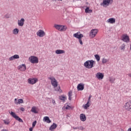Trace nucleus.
<instances>
[{
	"label": "nucleus",
	"instance_id": "f257e3e1",
	"mask_svg": "<svg viewBox=\"0 0 131 131\" xmlns=\"http://www.w3.org/2000/svg\"><path fill=\"white\" fill-rule=\"evenodd\" d=\"M96 63V61L94 60H87L84 63V66L88 69H92L94 67V64Z\"/></svg>",
	"mask_w": 131,
	"mask_h": 131
},
{
	"label": "nucleus",
	"instance_id": "f03ea898",
	"mask_svg": "<svg viewBox=\"0 0 131 131\" xmlns=\"http://www.w3.org/2000/svg\"><path fill=\"white\" fill-rule=\"evenodd\" d=\"M48 79L51 80V84L53 86L54 89L58 88V81L56 80V78L54 76H50L48 77Z\"/></svg>",
	"mask_w": 131,
	"mask_h": 131
},
{
	"label": "nucleus",
	"instance_id": "7ed1b4c3",
	"mask_svg": "<svg viewBox=\"0 0 131 131\" xmlns=\"http://www.w3.org/2000/svg\"><path fill=\"white\" fill-rule=\"evenodd\" d=\"M54 27L56 29L61 32L66 31V29H67V27L63 25H55Z\"/></svg>",
	"mask_w": 131,
	"mask_h": 131
},
{
	"label": "nucleus",
	"instance_id": "20e7f679",
	"mask_svg": "<svg viewBox=\"0 0 131 131\" xmlns=\"http://www.w3.org/2000/svg\"><path fill=\"white\" fill-rule=\"evenodd\" d=\"M98 32L99 30H98V29H92L90 32V37H91V38H94V37H95L96 35L98 34Z\"/></svg>",
	"mask_w": 131,
	"mask_h": 131
},
{
	"label": "nucleus",
	"instance_id": "39448f33",
	"mask_svg": "<svg viewBox=\"0 0 131 131\" xmlns=\"http://www.w3.org/2000/svg\"><path fill=\"white\" fill-rule=\"evenodd\" d=\"M29 60L32 64H37L38 63V58L36 56H32L29 57Z\"/></svg>",
	"mask_w": 131,
	"mask_h": 131
},
{
	"label": "nucleus",
	"instance_id": "423d86ee",
	"mask_svg": "<svg viewBox=\"0 0 131 131\" xmlns=\"http://www.w3.org/2000/svg\"><path fill=\"white\" fill-rule=\"evenodd\" d=\"M112 3H113V0H103V3L100 4V6H103L104 7H108Z\"/></svg>",
	"mask_w": 131,
	"mask_h": 131
},
{
	"label": "nucleus",
	"instance_id": "0eeeda50",
	"mask_svg": "<svg viewBox=\"0 0 131 131\" xmlns=\"http://www.w3.org/2000/svg\"><path fill=\"white\" fill-rule=\"evenodd\" d=\"M10 115H11V116H12V117H13V118H15L16 120L19 121V122H23V120L19 117V116H17L16 113H15L14 112H11Z\"/></svg>",
	"mask_w": 131,
	"mask_h": 131
},
{
	"label": "nucleus",
	"instance_id": "6e6552de",
	"mask_svg": "<svg viewBox=\"0 0 131 131\" xmlns=\"http://www.w3.org/2000/svg\"><path fill=\"white\" fill-rule=\"evenodd\" d=\"M38 81V79L36 78H29L28 79V83L29 84H35Z\"/></svg>",
	"mask_w": 131,
	"mask_h": 131
},
{
	"label": "nucleus",
	"instance_id": "1a4fd4ad",
	"mask_svg": "<svg viewBox=\"0 0 131 131\" xmlns=\"http://www.w3.org/2000/svg\"><path fill=\"white\" fill-rule=\"evenodd\" d=\"M124 108L126 111H131V101H129L125 103Z\"/></svg>",
	"mask_w": 131,
	"mask_h": 131
},
{
	"label": "nucleus",
	"instance_id": "9d476101",
	"mask_svg": "<svg viewBox=\"0 0 131 131\" xmlns=\"http://www.w3.org/2000/svg\"><path fill=\"white\" fill-rule=\"evenodd\" d=\"M122 40L124 42H129V36L126 34L122 35Z\"/></svg>",
	"mask_w": 131,
	"mask_h": 131
},
{
	"label": "nucleus",
	"instance_id": "9b49d317",
	"mask_svg": "<svg viewBox=\"0 0 131 131\" xmlns=\"http://www.w3.org/2000/svg\"><path fill=\"white\" fill-rule=\"evenodd\" d=\"M36 34L37 36H39V37H43V36L46 35V33L43 30H39L36 33Z\"/></svg>",
	"mask_w": 131,
	"mask_h": 131
},
{
	"label": "nucleus",
	"instance_id": "f8f14e48",
	"mask_svg": "<svg viewBox=\"0 0 131 131\" xmlns=\"http://www.w3.org/2000/svg\"><path fill=\"white\" fill-rule=\"evenodd\" d=\"M73 36L76 37V38H78V39H80L83 37V35L82 34H80V32H78L74 34Z\"/></svg>",
	"mask_w": 131,
	"mask_h": 131
},
{
	"label": "nucleus",
	"instance_id": "ddd939ff",
	"mask_svg": "<svg viewBox=\"0 0 131 131\" xmlns=\"http://www.w3.org/2000/svg\"><path fill=\"white\" fill-rule=\"evenodd\" d=\"M77 89L78 91H83L84 90V84L82 83L78 84Z\"/></svg>",
	"mask_w": 131,
	"mask_h": 131
},
{
	"label": "nucleus",
	"instance_id": "4468645a",
	"mask_svg": "<svg viewBox=\"0 0 131 131\" xmlns=\"http://www.w3.org/2000/svg\"><path fill=\"white\" fill-rule=\"evenodd\" d=\"M18 70L20 71L24 72L25 70H26V66L25 64H23L19 66L18 67Z\"/></svg>",
	"mask_w": 131,
	"mask_h": 131
},
{
	"label": "nucleus",
	"instance_id": "2eb2a0df",
	"mask_svg": "<svg viewBox=\"0 0 131 131\" xmlns=\"http://www.w3.org/2000/svg\"><path fill=\"white\" fill-rule=\"evenodd\" d=\"M14 103L18 105V104H23L24 103V101L23 100V99H17L15 98L14 99Z\"/></svg>",
	"mask_w": 131,
	"mask_h": 131
},
{
	"label": "nucleus",
	"instance_id": "dca6fc26",
	"mask_svg": "<svg viewBox=\"0 0 131 131\" xmlns=\"http://www.w3.org/2000/svg\"><path fill=\"white\" fill-rule=\"evenodd\" d=\"M96 76L98 79H103L104 78V74L102 73H98Z\"/></svg>",
	"mask_w": 131,
	"mask_h": 131
},
{
	"label": "nucleus",
	"instance_id": "f3484780",
	"mask_svg": "<svg viewBox=\"0 0 131 131\" xmlns=\"http://www.w3.org/2000/svg\"><path fill=\"white\" fill-rule=\"evenodd\" d=\"M80 119L81 121L84 122L86 120V117L84 114H81L80 115Z\"/></svg>",
	"mask_w": 131,
	"mask_h": 131
},
{
	"label": "nucleus",
	"instance_id": "a211bd4d",
	"mask_svg": "<svg viewBox=\"0 0 131 131\" xmlns=\"http://www.w3.org/2000/svg\"><path fill=\"white\" fill-rule=\"evenodd\" d=\"M43 121L47 122V123H51L52 122V121H51V119H50V118L48 116H45L43 117Z\"/></svg>",
	"mask_w": 131,
	"mask_h": 131
},
{
	"label": "nucleus",
	"instance_id": "6ab92c4d",
	"mask_svg": "<svg viewBox=\"0 0 131 131\" xmlns=\"http://www.w3.org/2000/svg\"><path fill=\"white\" fill-rule=\"evenodd\" d=\"M24 22H25V19L24 18H21L20 20H18V26H23L24 25Z\"/></svg>",
	"mask_w": 131,
	"mask_h": 131
},
{
	"label": "nucleus",
	"instance_id": "aec40b11",
	"mask_svg": "<svg viewBox=\"0 0 131 131\" xmlns=\"http://www.w3.org/2000/svg\"><path fill=\"white\" fill-rule=\"evenodd\" d=\"M57 124L55 123H53V124L49 128V129L50 130L54 131V129H56V128H57Z\"/></svg>",
	"mask_w": 131,
	"mask_h": 131
},
{
	"label": "nucleus",
	"instance_id": "412c9836",
	"mask_svg": "<svg viewBox=\"0 0 131 131\" xmlns=\"http://www.w3.org/2000/svg\"><path fill=\"white\" fill-rule=\"evenodd\" d=\"M20 57L17 54H15L11 57L9 58V61H13V60H15V59H19Z\"/></svg>",
	"mask_w": 131,
	"mask_h": 131
},
{
	"label": "nucleus",
	"instance_id": "4be33fe9",
	"mask_svg": "<svg viewBox=\"0 0 131 131\" xmlns=\"http://www.w3.org/2000/svg\"><path fill=\"white\" fill-rule=\"evenodd\" d=\"M31 112L35 113V114L38 113V112L37 111V108L36 107V106H33L31 110Z\"/></svg>",
	"mask_w": 131,
	"mask_h": 131
},
{
	"label": "nucleus",
	"instance_id": "5701e85b",
	"mask_svg": "<svg viewBox=\"0 0 131 131\" xmlns=\"http://www.w3.org/2000/svg\"><path fill=\"white\" fill-rule=\"evenodd\" d=\"M55 53L57 55H60L61 54H65V51L58 49L55 51Z\"/></svg>",
	"mask_w": 131,
	"mask_h": 131
},
{
	"label": "nucleus",
	"instance_id": "b1692460",
	"mask_svg": "<svg viewBox=\"0 0 131 131\" xmlns=\"http://www.w3.org/2000/svg\"><path fill=\"white\" fill-rule=\"evenodd\" d=\"M107 22H108V23H110V24H114V23H115V22H116L115 18H109V19L107 20Z\"/></svg>",
	"mask_w": 131,
	"mask_h": 131
},
{
	"label": "nucleus",
	"instance_id": "393cba45",
	"mask_svg": "<svg viewBox=\"0 0 131 131\" xmlns=\"http://www.w3.org/2000/svg\"><path fill=\"white\" fill-rule=\"evenodd\" d=\"M95 59H96L97 62H99L100 61L101 58L100 57V56L99 54H96L94 55Z\"/></svg>",
	"mask_w": 131,
	"mask_h": 131
},
{
	"label": "nucleus",
	"instance_id": "a878e982",
	"mask_svg": "<svg viewBox=\"0 0 131 131\" xmlns=\"http://www.w3.org/2000/svg\"><path fill=\"white\" fill-rule=\"evenodd\" d=\"M55 92H58V93H62V90L60 86L57 87V88H54Z\"/></svg>",
	"mask_w": 131,
	"mask_h": 131
},
{
	"label": "nucleus",
	"instance_id": "bb28decb",
	"mask_svg": "<svg viewBox=\"0 0 131 131\" xmlns=\"http://www.w3.org/2000/svg\"><path fill=\"white\" fill-rule=\"evenodd\" d=\"M4 123L6 124L7 125H9V124L11 122L10 121V120L9 119H6L3 120Z\"/></svg>",
	"mask_w": 131,
	"mask_h": 131
},
{
	"label": "nucleus",
	"instance_id": "cd10ccee",
	"mask_svg": "<svg viewBox=\"0 0 131 131\" xmlns=\"http://www.w3.org/2000/svg\"><path fill=\"white\" fill-rule=\"evenodd\" d=\"M18 33H19V29L15 28L13 30V34H17Z\"/></svg>",
	"mask_w": 131,
	"mask_h": 131
},
{
	"label": "nucleus",
	"instance_id": "c85d7f7f",
	"mask_svg": "<svg viewBox=\"0 0 131 131\" xmlns=\"http://www.w3.org/2000/svg\"><path fill=\"white\" fill-rule=\"evenodd\" d=\"M107 62H109V60L105 58H103L102 59V64H106V63H107Z\"/></svg>",
	"mask_w": 131,
	"mask_h": 131
},
{
	"label": "nucleus",
	"instance_id": "c756f323",
	"mask_svg": "<svg viewBox=\"0 0 131 131\" xmlns=\"http://www.w3.org/2000/svg\"><path fill=\"white\" fill-rule=\"evenodd\" d=\"M91 102H89L88 101L87 103L85 105L84 108V109H88V108H89V107H90V106H91Z\"/></svg>",
	"mask_w": 131,
	"mask_h": 131
},
{
	"label": "nucleus",
	"instance_id": "7c9ffc66",
	"mask_svg": "<svg viewBox=\"0 0 131 131\" xmlns=\"http://www.w3.org/2000/svg\"><path fill=\"white\" fill-rule=\"evenodd\" d=\"M59 99L61 101H65L66 100V97L64 96V95H61L59 96Z\"/></svg>",
	"mask_w": 131,
	"mask_h": 131
},
{
	"label": "nucleus",
	"instance_id": "2f4dec72",
	"mask_svg": "<svg viewBox=\"0 0 131 131\" xmlns=\"http://www.w3.org/2000/svg\"><path fill=\"white\" fill-rule=\"evenodd\" d=\"M90 12H93L92 10H90V8L87 7L85 9V13H90Z\"/></svg>",
	"mask_w": 131,
	"mask_h": 131
},
{
	"label": "nucleus",
	"instance_id": "473e14b6",
	"mask_svg": "<svg viewBox=\"0 0 131 131\" xmlns=\"http://www.w3.org/2000/svg\"><path fill=\"white\" fill-rule=\"evenodd\" d=\"M110 81L112 83H113V82H114V81H115V78H110Z\"/></svg>",
	"mask_w": 131,
	"mask_h": 131
},
{
	"label": "nucleus",
	"instance_id": "72a5a7b5",
	"mask_svg": "<svg viewBox=\"0 0 131 131\" xmlns=\"http://www.w3.org/2000/svg\"><path fill=\"white\" fill-rule=\"evenodd\" d=\"M121 50L122 51L123 50H124V49H125V44L123 43V45H122V46L120 47Z\"/></svg>",
	"mask_w": 131,
	"mask_h": 131
},
{
	"label": "nucleus",
	"instance_id": "f704fd0d",
	"mask_svg": "<svg viewBox=\"0 0 131 131\" xmlns=\"http://www.w3.org/2000/svg\"><path fill=\"white\" fill-rule=\"evenodd\" d=\"M36 123H37V121H35L32 123V127H35V125H36Z\"/></svg>",
	"mask_w": 131,
	"mask_h": 131
},
{
	"label": "nucleus",
	"instance_id": "c9c22d12",
	"mask_svg": "<svg viewBox=\"0 0 131 131\" xmlns=\"http://www.w3.org/2000/svg\"><path fill=\"white\" fill-rule=\"evenodd\" d=\"M79 43H80V45H81L82 46V45H83V43L82 42V40H81V38L79 39Z\"/></svg>",
	"mask_w": 131,
	"mask_h": 131
},
{
	"label": "nucleus",
	"instance_id": "e433bc0d",
	"mask_svg": "<svg viewBox=\"0 0 131 131\" xmlns=\"http://www.w3.org/2000/svg\"><path fill=\"white\" fill-rule=\"evenodd\" d=\"M69 97H72V91H70L69 92Z\"/></svg>",
	"mask_w": 131,
	"mask_h": 131
},
{
	"label": "nucleus",
	"instance_id": "4c0bfd02",
	"mask_svg": "<svg viewBox=\"0 0 131 131\" xmlns=\"http://www.w3.org/2000/svg\"><path fill=\"white\" fill-rule=\"evenodd\" d=\"M20 111L24 112V111H25V108H24V107H21L20 108Z\"/></svg>",
	"mask_w": 131,
	"mask_h": 131
},
{
	"label": "nucleus",
	"instance_id": "58836bf2",
	"mask_svg": "<svg viewBox=\"0 0 131 131\" xmlns=\"http://www.w3.org/2000/svg\"><path fill=\"white\" fill-rule=\"evenodd\" d=\"M84 128L82 126H80L79 127L78 129H81V130H83Z\"/></svg>",
	"mask_w": 131,
	"mask_h": 131
},
{
	"label": "nucleus",
	"instance_id": "ea45409f",
	"mask_svg": "<svg viewBox=\"0 0 131 131\" xmlns=\"http://www.w3.org/2000/svg\"><path fill=\"white\" fill-rule=\"evenodd\" d=\"M91 98H92V95H90L88 99V102H91Z\"/></svg>",
	"mask_w": 131,
	"mask_h": 131
},
{
	"label": "nucleus",
	"instance_id": "a19ab883",
	"mask_svg": "<svg viewBox=\"0 0 131 131\" xmlns=\"http://www.w3.org/2000/svg\"><path fill=\"white\" fill-rule=\"evenodd\" d=\"M52 103L53 105H56V101H55V100L54 99L52 100Z\"/></svg>",
	"mask_w": 131,
	"mask_h": 131
},
{
	"label": "nucleus",
	"instance_id": "79ce46f5",
	"mask_svg": "<svg viewBox=\"0 0 131 131\" xmlns=\"http://www.w3.org/2000/svg\"><path fill=\"white\" fill-rule=\"evenodd\" d=\"M33 128H34V127H31L29 128V130L30 131H33Z\"/></svg>",
	"mask_w": 131,
	"mask_h": 131
},
{
	"label": "nucleus",
	"instance_id": "37998d69",
	"mask_svg": "<svg viewBox=\"0 0 131 131\" xmlns=\"http://www.w3.org/2000/svg\"><path fill=\"white\" fill-rule=\"evenodd\" d=\"M73 129H78V128H79V127H73Z\"/></svg>",
	"mask_w": 131,
	"mask_h": 131
},
{
	"label": "nucleus",
	"instance_id": "c03bdc74",
	"mask_svg": "<svg viewBox=\"0 0 131 131\" xmlns=\"http://www.w3.org/2000/svg\"><path fill=\"white\" fill-rule=\"evenodd\" d=\"M72 99V97L71 96H69V100H70V101H71Z\"/></svg>",
	"mask_w": 131,
	"mask_h": 131
},
{
	"label": "nucleus",
	"instance_id": "a18cd8bd",
	"mask_svg": "<svg viewBox=\"0 0 131 131\" xmlns=\"http://www.w3.org/2000/svg\"><path fill=\"white\" fill-rule=\"evenodd\" d=\"M70 106L69 105H68V106L66 107V109H70Z\"/></svg>",
	"mask_w": 131,
	"mask_h": 131
},
{
	"label": "nucleus",
	"instance_id": "49530a36",
	"mask_svg": "<svg viewBox=\"0 0 131 131\" xmlns=\"http://www.w3.org/2000/svg\"><path fill=\"white\" fill-rule=\"evenodd\" d=\"M2 131H9V130L6 129H3L2 130Z\"/></svg>",
	"mask_w": 131,
	"mask_h": 131
},
{
	"label": "nucleus",
	"instance_id": "de8ad7c7",
	"mask_svg": "<svg viewBox=\"0 0 131 131\" xmlns=\"http://www.w3.org/2000/svg\"><path fill=\"white\" fill-rule=\"evenodd\" d=\"M127 131H131V127L130 128H129L127 130Z\"/></svg>",
	"mask_w": 131,
	"mask_h": 131
}]
</instances>
